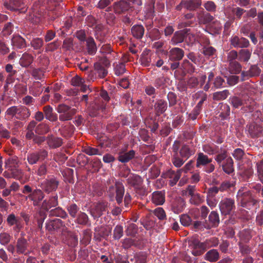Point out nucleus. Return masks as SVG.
<instances>
[{
    "label": "nucleus",
    "instance_id": "obj_1",
    "mask_svg": "<svg viewBox=\"0 0 263 263\" xmlns=\"http://www.w3.org/2000/svg\"><path fill=\"white\" fill-rule=\"evenodd\" d=\"M172 151L173 153L172 162L177 167L181 166L189 157L194 154V152L189 145L183 144L181 145L179 141H174Z\"/></svg>",
    "mask_w": 263,
    "mask_h": 263
},
{
    "label": "nucleus",
    "instance_id": "obj_2",
    "mask_svg": "<svg viewBox=\"0 0 263 263\" xmlns=\"http://www.w3.org/2000/svg\"><path fill=\"white\" fill-rule=\"evenodd\" d=\"M58 196L57 194L50 196L48 198L44 199L42 202L41 208L34 215L35 221L37 222L39 229L42 230L43 223L47 217L46 212L49 211L52 208H55L58 205Z\"/></svg>",
    "mask_w": 263,
    "mask_h": 263
},
{
    "label": "nucleus",
    "instance_id": "obj_3",
    "mask_svg": "<svg viewBox=\"0 0 263 263\" xmlns=\"http://www.w3.org/2000/svg\"><path fill=\"white\" fill-rule=\"evenodd\" d=\"M22 194L27 195L25 196L26 200L29 199L32 202L34 206L40 205L44 200L45 195V192L41 189L33 188L29 184H25L21 189Z\"/></svg>",
    "mask_w": 263,
    "mask_h": 263
},
{
    "label": "nucleus",
    "instance_id": "obj_4",
    "mask_svg": "<svg viewBox=\"0 0 263 263\" xmlns=\"http://www.w3.org/2000/svg\"><path fill=\"white\" fill-rule=\"evenodd\" d=\"M237 200L242 207L250 209L257 205L258 201L252 196L251 192L244 187L240 189L237 194Z\"/></svg>",
    "mask_w": 263,
    "mask_h": 263
},
{
    "label": "nucleus",
    "instance_id": "obj_5",
    "mask_svg": "<svg viewBox=\"0 0 263 263\" xmlns=\"http://www.w3.org/2000/svg\"><path fill=\"white\" fill-rule=\"evenodd\" d=\"M107 193L110 198H114L116 193V200L118 204L122 202L123 197L124 194V186L119 181H115L114 179L107 181Z\"/></svg>",
    "mask_w": 263,
    "mask_h": 263
},
{
    "label": "nucleus",
    "instance_id": "obj_6",
    "mask_svg": "<svg viewBox=\"0 0 263 263\" xmlns=\"http://www.w3.org/2000/svg\"><path fill=\"white\" fill-rule=\"evenodd\" d=\"M208 241L201 242L196 237H193L188 240L189 247L192 250L191 253L195 256L201 255L206 249Z\"/></svg>",
    "mask_w": 263,
    "mask_h": 263
},
{
    "label": "nucleus",
    "instance_id": "obj_7",
    "mask_svg": "<svg viewBox=\"0 0 263 263\" xmlns=\"http://www.w3.org/2000/svg\"><path fill=\"white\" fill-rule=\"evenodd\" d=\"M59 179L53 176H48L41 182L40 186L45 193L50 194L57 190L59 185Z\"/></svg>",
    "mask_w": 263,
    "mask_h": 263
},
{
    "label": "nucleus",
    "instance_id": "obj_8",
    "mask_svg": "<svg viewBox=\"0 0 263 263\" xmlns=\"http://www.w3.org/2000/svg\"><path fill=\"white\" fill-rule=\"evenodd\" d=\"M57 112L60 114L59 120L66 121L72 119L73 116L77 112V109L71 108L70 106L65 104H60L57 107Z\"/></svg>",
    "mask_w": 263,
    "mask_h": 263
},
{
    "label": "nucleus",
    "instance_id": "obj_9",
    "mask_svg": "<svg viewBox=\"0 0 263 263\" xmlns=\"http://www.w3.org/2000/svg\"><path fill=\"white\" fill-rule=\"evenodd\" d=\"M219 208L222 215H230L235 209V201L231 198H224L220 201Z\"/></svg>",
    "mask_w": 263,
    "mask_h": 263
},
{
    "label": "nucleus",
    "instance_id": "obj_10",
    "mask_svg": "<svg viewBox=\"0 0 263 263\" xmlns=\"http://www.w3.org/2000/svg\"><path fill=\"white\" fill-rule=\"evenodd\" d=\"M48 152L44 149L29 153L27 157V160L29 164L33 165L38 161H43L48 156Z\"/></svg>",
    "mask_w": 263,
    "mask_h": 263
},
{
    "label": "nucleus",
    "instance_id": "obj_11",
    "mask_svg": "<svg viewBox=\"0 0 263 263\" xmlns=\"http://www.w3.org/2000/svg\"><path fill=\"white\" fill-rule=\"evenodd\" d=\"M201 5V0H182L179 4L176 6V10L180 11L182 8H184L189 11H194L198 8Z\"/></svg>",
    "mask_w": 263,
    "mask_h": 263
},
{
    "label": "nucleus",
    "instance_id": "obj_12",
    "mask_svg": "<svg viewBox=\"0 0 263 263\" xmlns=\"http://www.w3.org/2000/svg\"><path fill=\"white\" fill-rule=\"evenodd\" d=\"M89 115L97 116L100 112H105L106 109V103L101 102V98L95 100L89 107Z\"/></svg>",
    "mask_w": 263,
    "mask_h": 263
},
{
    "label": "nucleus",
    "instance_id": "obj_13",
    "mask_svg": "<svg viewBox=\"0 0 263 263\" xmlns=\"http://www.w3.org/2000/svg\"><path fill=\"white\" fill-rule=\"evenodd\" d=\"M248 132L252 138L261 136L263 133V123L259 120L250 123L248 126Z\"/></svg>",
    "mask_w": 263,
    "mask_h": 263
},
{
    "label": "nucleus",
    "instance_id": "obj_14",
    "mask_svg": "<svg viewBox=\"0 0 263 263\" xmlns=\"http://www.w3.org/2000/svg\"><path fill=\"white\" fill-rule=\"evenodd\" d=\"M108 202H100L94 204L90 210V214L94 218L101 217L107 210Z\"/></svg>",
    "mask_w": 263,
    "mask_h": 263
},
{
    "label": "nucleus",
    "instance_id": "obj_15",
    "mask_svg": "<svg viewBox=\"0 0 263 263\" xmlns=\"http://www.w3.org/2000/svg\"><path fill=\"white\" fill-rule=\"evenodd\" d=\"M230 45L235 48H246L250 46L249 41L243 37H239L237 35L231 37Z\"/></svg>",
    "mask_w": 263,
    "mask_h": 263
},
{
    "label": "nucleus",
    "instance_id": "obj_16",
    "mask_svg": "<svg viewBox=\"0 0 263 263\" xmlns=\"http://www.w3.org/2000/svg\"><path fill=\"white\" fill-rule=\"evenodd\" d=\"M130 8V4L125 0H120L114 3L112 8L117 14H123L126 12Z\"/></svg>",
    "mask_w": 263,
    "mask_h": 263
},
{
    "label": "nucleus",
    "instance_id": "obj_17",
    "mask_svg": "<svg viewBox=\"0 0 263 263\" xmlns=\"http://www.w3.org/2000/svg\"><path fill=\"white\" fill-rule=\"evenodd\" d=\"M261 72V69L256 65H251L247 71L241 72V80L243 81L250 78L258 76Z\"/></svg>",
    "mask_w": 263,
    "mask_h": 263
},
{
    "label": "nucleus",
    "instance_id": "obj_18",
    "mask_svg": "<svg viewBox=\"0 0 263 263\" xmlns=\"http://www.w3.org/2000/svg\"><path fill=\"white\" fill-rule=\"evenodd\" d=\"M189 31V29H184L176 31L170 41V44L173 46H175L179 43H182L185 40V35L187 34V31Z\"/></svg>",
    "mask_w": 263,
    "mask_h": 263
},
{
    "label": "nucleus",
    "instance_id": "obj_19",
    "mask_svg": "<svg viewBox=\"0 0 263 263\" xmlns=\"http://www.w3.org/2000/svg\"><path fill=\"white\" fill-rule=\"evenodd\" d=\"M184 55L183 50L178 47H174L167 52L168 61H180Z\"/></svg>",
    "mask_w": 263,
    "mask_h": 263
},
{
    "label": "nucleus",
    "instance_id": "obj_20",
    "mask_svg": "<svg viewBox=\"0 0 263 263\" xmlns=\"http://www.w3.org/2000/svg\"><path fill=\"white\" fill-rule=\"evenodd\" d=\"M4 7L11 11H18L24 8L25 4L24 0H9L4 3Z\"/></svg>",
    "mask_w": 263,
    "mask_h": 263
},
{
    "label": "nucleus",
    "instance_id": "obj_21",
    "mask_svg": "<svg viewBox=\"0 0 263 263\" xmlns=\"http://www.w3.org/2000/svg\"><path fill=\"white\" fill-rule=\"evenodd\" d=\"M28 246V243L26 238L24 237H21L18 238L16 241V251L18 254H24L27 255L28 252H27V248Z\"/></svg>",
    "mask_w": 263,
    "mask_h": 263
},
{
    "label": "nucleus",
    "instance_id": "obj_22",
    "mask_svg": "<svg viewBox=\"0 0 263 263\" xmlns=\"http://www.w3.org/2000/svg\"><path fill=\"white\" fill-rule=\"evenodd\" d=\"M154 107L156 115L159 116L166 110L167 103L163 99H158L156 100Z\"/></svg>",
    "mask_w": 263,
    "mask_h": 263
},
{
    "label": "nucleus",
    "instance_id": "obj_23",
    "mask_svg": "<svg viewBox=\"0 0 263 263\" xmlns=\"http://www.w3.org/2000/svg\"><path fill=\"white\" fill-rule=\"evenodd\" d=\"M182 170H178L177 172H175L172 170H168L165 174V177L170 178V184L171 186L175 185L181 176Z\"/></svg>",
    "mask_w": 263,
    "mask_h": 263
},
{
    "label": "nucleus",
    "instance_id": "obj_24",
    "mask_svg": "<svg viewBox=\"0 0 263 263\" xmlns=\"http://www.w3.org/2000/svg\"><path fill=\"white\" fill-rule=\"evenodd\" d=\"M212 162V159L209 158L208 156L203 153H199L196 159V166L197 168H201L202 166L207 165Z\"/></svg>",
    "mask_w": 263,
    "mask_h": 263
},
{
    "label": "nucleus",
    "instance_id": "obj_25",
    "mask_svg": "<svg viewBox=\"0 0 263 263\" xmlns=\"http://www.w3.org/2000/svg\"><path fill=\"white\" fill-rule=\"evenodd\" d=\"M62 226V221L60 219L49 220L46 223V229L50 233L58 230Z\"/></svg>",
    "mask_w": 263,
    "mask_h": 263
},
{
    "label": "nucleus",
    "instance_id": "obj_26",
    "mask_svg": "<svg viewBox=\"0 0 263 263\" xmlns=\"http://www.w3.org/2000/svg\"><path fill=\"white\" fill-rule=\"evenodd\" d=\"M43 111L45 118L50 122H55L58 120V115L53 112V109L50 105H46L43 107Z\"/></svg>",
    "mask_w": 263,
    "mask_h": 263
},
{
    "label": "nucleus",
    "instance_id": "obj_27",
    "mask_svg": "<svg viewBox=\"0 0 263 263\" xmlns=\"http://www.w3.org/2000/svg\"><path fill=\"white\" fill-rule=\"evenodd\" d=\"M127 182L128 184L137 189L141 186L143 180L141 177L135 174H130L128 176Z\"/></svg>",
    "mask_w": 263,
    "mask_h": 263
},
{
    "label": "nucleus",
    "instance_id": "obj_28",
    "mask_svg": "<svg viewBox=\"0 0 263 263\" xmlns=\"http://www.w3.org/2000/svg\"><path fill=\"white\" fill-rule=\"evenodd\" d=\"M197 20L199 24L205 25L213 22L214 17L209 13L201 12L198 14Z\"/></svg>",
    "mask_w": 263,
    "mask_h": 263
},
{
    "label": "nucleus",
    "instance_id": "obj_29",
    "mask_svg": "<svg viewBox=\"0 0 263 263\" xmlns=\"http://www.w3.org/2000/svg\"><path fill=\"white\" fill-rule=\"evenodd\" d=\"M46 141L49 146L53 148L61 146L63 143L62 138L54 137L52 135L47 137Z\"/></svg>",
    "mask_w": 263,
    "mask_h": 263
},
{
    "label": "nucleus",
    "instance_id": "obj_30",
    "mask_svg": "<svg viewBox=\"0 0 263 263\" xmlns=\"http://www.w3.org/2000/svg\"><path fill=\"white\" fill-rule=\"evenodd\" d=\"M152 202L156 205H162L165 202V194L162 191H156L152 194Z\"/></svg>",
    "mask_w": 263,
    "mask_h": 263
},
{
    "label": "nucleus",
    "instance_id": "obj_31",
    "mask_svg": "<svg viewBox=\"0 0 263 263\" xmlns=\"http://www.w3.org/2000/svg\"><path fill=\"white\" fill-rule=\"evenodd\" d=\"M144 31V28L141 25H135L131 28L132 34L137 39H141L142 38Z\"/></svg>",
    "mask_w": 263,
    "mask_h": 263
},
{
    "label": "nucleus",
    "instance_id": "obj_32",
    "mask_svg": "<svg viewBox=\"0 0 263 263\" xmlns=\"http://www.w3.org/2000/svg\"><path fill=\"white\" fill-rule=\"evenodd\" d=\"M86 42V48L88 54L90 55L95 54L97 50V47L93 38L91 36L88 37Z\"/></svg>",
    "mask_w": 263,
    "mask_h": 263
},
{
    "label": "nucleus",
    "instance_id": "obj_33",
    "mask_svg": "<svg viewBox=\"0 0 263 263\" xmlns=\"http://www.w3.org/2000/svg\"><path fill=\"white\" fill-rule=\"evenodd\" d=\"M11 43L13 47L18 49L23 48L26 46L25 39L19 35H14L11 40Z\"/></svg>",
    "mask_w": 263,
    "mask_h": 263
},
{
    "label": "nucleus",
    "instance_id": "obj_34",
    "mask_svg": "<svg viewBox=\"0 0 263 263\" xmlns=\"http://www.w3.org/2000/svg\"><path fill=\"white\" fill-rule=\"evenodd\" d=\"M185 205L184 200L181 198L177 199L172 205V210L175 213L178 214L183 210Z\"/></svg>",
    "mask_w": 263,
    "mask_h": 263
},
{
    "label": "nucleus",
    "instance_id": "obj_35",
    "mask_svg": "<svg viewBox=\"0 0 263 263\" xmlns=\"http://www.w3.org/2000/svg\"><path fill=\"white\" fill-rule=\"evenodd\" d=\"M43 90L42 85L38 81L34 82L31 86L29 87L30 93L35 97L40 96Z\"/></svg>",
    "mask_w": 263,
    "mask_h": 263
},
{
    "label": "nucleus",
    "instance_id": "obj_36",
    "mask_svg": "<svg viewBox=\"0 0 263 263\" xmlns=\"http://www.w3.org/2000/svg\"><path fill=\"white\" fill-rule=\"evenodd\" d=\"M252 52L248 49H241L238 52V60L241 62H248L251 58Z\"/></svg>",
    "mask_w": 263,
    "mask_h": 263
},
{
    "label": "nucleus",
    "instance_id": "obj_37",
    "mask_svg": "<svg viewBox=\"0 0 263 263\" xmlns=\"http://www.w3.org/2000/svg\"><path fill=\"white\" fill-rule=\"evenodd\" d=\"M5 168L19 167L20 162L16 156H12L5 161Z\"/></svg>",
    "mask_w": 263,
    "mask_h": 263
},
{
    "label": "nucleus",
    "instance_id": "obj_38",
    "mask_svg": "<svg viewBox=\"0 0 263 263\" xmlns=\"http://www.w3.org/2000/svg\"><path fill=\"white\" fill-rule=\"evenodd\" d=\"M30 116V112L28 108L24 106L18 107L16 115V118L23 120L28 118Z\"/></svg>",
    "mask_w": 263,
    "mask_h": 263
},
{
    "label": "nucleus",
    "instance_id": "obj_39",
    "mask_svg": "<svg viewBox=\"0 0 263 263\" xmlns=\"http://www.w3.org/2000/svg\"><path fill=\"white\" fill-rule=\"evenodd\" d=\"M135 155V152L130 150L127 153H121L118 157V160L122 163H126L132 160Z\"/></svg>",
    "mask_w": 263,
    "mask_h": 263
},
{
    "label": "nucleus",
    "instance_id": "obj_40",
    "mask_svg": "<svg viewBox=\"0 0 263 263\" xmlns=\"http://www.w3.org/2000/svg\"><path fill=\"white\" fill-rule=\"evenodd\" d=\"M219 258V254L217 250L212 249L205 254L204 259L210 262H215Z\"/></svg>",
    "mask_w": 263,
    "mask_h": 263
},
{
    "label": "nucleus",
    "instance_id": "obj_41",
    "mask_svg": "<svg viewBox=\"0 0 263 263\" xmlns=\"http://www.w3.org/2000/svg\"><path fill=\"white\" fill-rule=\"evenodd\" d=\"M242 66L237 61L229 63L228 70L233 74H237L241 71Z\"/></svg>",
    "mask_w": 263,
    "mask_h": 263
},
{
    "label": "nucleus",
    "instance_id": "obj_42",
    "mask_svg": "<svg viewBox=\"0 0 263 263\" xmlns=\"http://www.w3.org/2000/svg\"><path fill=\"white\" fill-rule=\"evenodd\" d=\"M229 103L234 108H238L244 106L245 102L240 97L237 96L231 97L229 100Z\"/></svg>",
    "mask_w": 263,
    "mask_h": 263
},
{
    "label": "nucleus",
    "instance_id": "obj_43",
    "mask_svg": "<svg viewBox=\"0 0 263 263\" xmlns=\"http://www.w3.org/2000/svg\"><path fill=\"white\" fill-rule=\"evenodd\" d=\"M49 212L50 216L60 217L62 218H65L67 217L66 212L60 207L57 208L56 206L54 209L50 210Z\"/></svg>",
    "mask_w": 263,
    "mask_h": 263
},
{
    "label": "nucleus",
    "instance_id": "obj_44",
    "mask_svg": "<svg viewBox=\"0 0 263 263\" xmlns=\"http://www.w3.org/2000/svg\"><path fill=\"white\" fill-rule=\"evenodd\" d=\"M32 61L33 57L28 53H25L20 59V63L22 66L27 67L32 63Z\"/></svg>",
    "mask_w": 263,
    "mask_h": 263
},
{
    "label": "nucleus",
    "instance_id": "obj_45",
    "mask_svg": "<svg viewBox=\"0 0 263 263\" xmlns=\"http://www.w3.org/2000/svg\"><path fill=\"white\" fill-rule=\"evenodd\" d=\"M222 169L228 174H230L234 172L233 161L232 158L229 157L226 159L224 164L222 165Z\"/></svg>",
    "mask_w": 263,
    "mask_h": 263
},
{
    "label": "nucleus",
    "instance_id": "obj_46",
    "mask_svg": "<svg viewBox=\"0 0 263 263\" xmlns=\"http://www.w3.org/2000/svg\"><path fill=\"white\" fill-rule=\"evenodd\" d=\"M207 45H204L202 48V53L208 58L212 57L216 53V50L213 47L209 45L210 41H207Z\"/></svg>",
    "mask_w": 263,
    "mask_h": 263
},
{
    "label": "nucleus",
    "instance_id": "obj_47",
    "mask_svg": "<svg viewBox=\"0 0 263 263\" xmlns=\"http://www.w3.org/2000/svg\"><path fill=\"white\" fill-rule=\"evenodd\" d=\"M100 52L105 56L108 55L112 57H115L114 55L116 54L109 44H103L100 48Z\"/></svg>",
    "mask_w": 263,
    "mask_h": 263
},
{
    "label": "nucleus",
    "instance_id": "obj_48",
    "mask_svg": "<svg viewBox=\"0 0 263 263\" xmlns=\"http://www.w3.org/2000/svg\"><path fill=\"white\" fill-rule=\"evenodd\" d=\"M230 95L228 90L225 89L220 91H217L213 93V99L214 101H222L225 100Z\"/></svg>",
    "mask_w": 263,
    "mask_h": 263
},
{
    "label": "nucleus",
    "instance_id": "obj_49",
    "mask_svg": "<svg viewBox=\"0 0 263 263\" xmlns=\"http://www.w3.org/2000/svg\"><path fill=\"white\" fill-rule=\"evenodd\" d=\"M94 67L95 70L100 78H103L107 74V68L102 65L101 63H95Z\"/></svg>",
    "mask_w": 263,
    "mask_h": 263
},
{
    "label": "nucleus",
    "instance_id": "obj_50",
    "mask_svg": "<svg viewBox=\"0 0 263 263\" xmlns=\"http://www.w3.org/2000/svg\"><path fill=\"white\" fill-rule=\"evenodd\" d=\"M180 68L189 73H194L195 69L193 65L187 60H184L183 61Z\"/></svg>",
    "mask_w": 263,
    "mask_h": 263
},
{
    "label": "nucleus",
    "instance_id": "obj_51",
    "mask_svg": "<svg viewBox=\"0 0 263 263\" xmlns=\"http://www.w3.org/2000/svg\"><path fill=\"white\" fill-rule=\"evenodd\" d=\"M219 116L223 119H226L230 114V106L227 104L221 103L219 107Z\"/></svg>",
    "mask_w": 263,
    "mask_h": 263
},
{
    "label": "nucleus",
    "instance_id": "obj_52",
    "mask_svg": "<svg viewBox=\"0 0 263 263\" xmlns=\"http://www.w3.org/2000/svg\"><path fill=\"white\" fill-rule=\"evenodd\" d=\"M50 128L48 125L44 123L37 125L35 128V133L38 135H44L49 132Z\"/></svg>",
    "mask_w": 263,
    "mask_h": 263
},
{
    "label": "nucleus",
    "instance_id": "obj_53",
    "mask_svg": "<svg viewBox=\"0 0 263 263\" xmlns=\"http://www.w3.org/2000/svg\"><path fill=\"white\" fill-rule=\"evenodd\" d=\"M251 231L250 230L245 229L239 233V237L241 241L244 242H248L252 237Z\"/></svg>",
    "mask_w": 263,
    "mask_h": 263
},
{
    "label": "nucleus",
    "instance_id": "obj_54",
    "mask_svg": "<svg viewBox=\"0 0 263 263\" xmlns=\"http://www.w3.org/2000/svg\"><path fill=\"white\" fill-rule=\"evenodd\" d=\"M12 239V236L8 233L4 232L0 233V243L2 245H8Z\"/></svg>",
    "mask_w": 263,
    "mask_h": 263
},
{
    "label": "nucleus",
    "instance_id": "obj_55",
    "mask_svg": "<svg viewBox=\"0 0 263 263\" xmlns=\"http://www.w3.org/2000/svg\"><path fill=\"white\" fill-rule=\"evenodd\" d=\"M67 210L69 214L72 217L75 218L77 217L80 209L76 204L72 203L67 206Z\"/></svg>",
    "mask_w": 263,
    "mask_h": 263
},
{
    "label": "nucleus",
    "instance_id": "obj_56",
    "mask_svg": "<svg viewBox=\"0 0 263 263\" xmlns=\"http://www.w3.org/2000/svg\"><path fill=\"white\" fill-rule=\"evenodd\" d=\"M147 254L145 252H140L135 254V263H146L147 261Z\"/></svg>",
    "mask_w": 263,
    "mask_h": 263
},
{
    "label": "nucleus",
    "instance_id": "obj_57",
    "mask_svg": "<svg viewBox=\"0 0 263 263\" xmlns=\"http://www.w3.org/2000/svg\"><path fill=\"white\" fill-rule=\"evenodd\" d=\"M14 25L11 22H8L4 25L2 33L4 36L10 35L13 31Z\"/></svg>",
    "mask_w": 263,
    "mask_h": 263
},
{
    "label": "nucleus",
    "instance_id": "obj_58",
    "mask_svg": "<svg viewBox=\"0 0 263 263\" xmlns=\"http://www.w3.org/2000/svg\"><path fill=\"white\" fill-rule=\"evenodd\" d=\"M204 201L202 197L198 193H197L191 197L190 203L195 205H199Z\"/></svg>",
    "mask_w": 263,
    "mask_h": 263
},
{
    "label": "nucleus",
    "instance_id": "obj_59",
    "mask_svg": "<svg viewBox=\"0 0 263 263\" xmlns=\"http://www.w3.org/2000/svg\"><path fill=\"white\" fill-rule=\"evenodd\" d=\"M123 235V228L120 225H117L113 232V237L115 239L119 240Z\"/></svg>",
    "mask_w": 263,
    "mask_h": 263
},
{
    "label": "nucleus",
    "instance_id": "obj_60",
    "mask_svg": "<svg viewBox=\"0 0 263 263\" xmlns=\"http://www.w3.org/2000/svg\"><path fill=\"white\" fill-rule=\"evenodd\" d=\"M209 220L213 226H217L219 223L218 214L215 211H212L209 215Z\"/></svg>",
    "mask_w": 263,
    "mask_h": 263
},
{
    "label": "nucleus",
    "instance_id": "obj_61",
    "mask_svg": "<svg viewBox=\"0 0 263 263\" xmlns=\"http://www.w3.org/2000/svg\"><path fill=\"white\" fill-rule=\"evenodd\" d=\"M115 73L117 76L123 74L126 70L125 64L124 63H119L117 64L114 67Z\"/></svg>",
    "mask_w": 263,
    "mask_h": 263
},
{
    "label": "nucleus",
    "instance_id": "obj_62",
    "mask_svg": "<svg viewBox=\"0 0 263 263\" xmlns=\"http://www.w3.org/2000/svg\"><path fill=\"white\" fill-rule=\"evenodd\" d=\"M203 151L209 155H213L218 152V147L216 145L212 146L209 144L204 145Z\"/></svg>",
    "mask_w": 263,
    "mask_h": 263
},
{
    "label": "nucleus",
    "instance_id": "obj_63",
    "mask_svg": "<svg viewBox=\"0 0 263 263\" xmlns=\"http://www.w3.org/2000/svg\"><path fill=\"white\" fill-rule=\"evenodd\" d=\"M31 46L35 50L40 49L43 45L44 42L43 39L39 37L33 39L31 41Z\"/></svg>",
    "mask_w": 263,
    "mask_h": 263
},
{
    "label": "nucleus",
    "instance_id": "obj_64",
    "mask_svg": "<svg viewBox=\"0 0 263 263\" xmlns=\"http://www.w3.org/2000/svg\"><path fill=\"white\" fill-rule=\"evenodd\" d=\"M187 85L189 88H195L199 84L198 78L193 76L190 77L187 81Z\"/></svg>",
    "mask_w": 263,
    "mask_h": 263
}]
</instances>
